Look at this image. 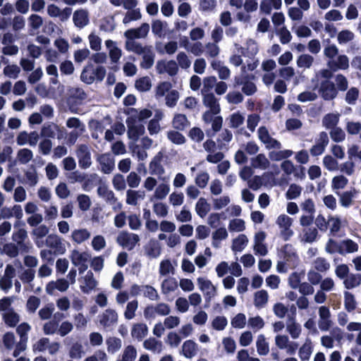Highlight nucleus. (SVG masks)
Here are the masks:
<instances>
[{"label":"nucleus","mask_w":361,"mask_h":361,"mask_svg":"<svg viewBox=\"0 0 361 361\" xmlns=\"http://www.w3.org/2000/svg\"><path fill=\"white\" fill-rule=\"evenodd\" d=\"M144 253L149 259H157L161 253V246L159 242L155 239H151L144 246Z\"/></svg>","instance_id":"obj_21"},{"label":"nucleus","mask_w":361,"mask_h":361,"mask_svg":"<svg viewBox=\"0 0 361 361\" xmlns=\"http://www.w3.org/2000/svg\"><path fill=\"white\" fill-rule=\"evenodd\" d=\"M49 229L46 225H40L35 228L32 231L33 235V240L36 246L39 248L44 247L43 238L48 235Z\"/></svg>","instance_id":"obj_23"},{"label":"nucleus","mask_w":361,"mask_h":361,"mask_svg":"<svg viewBox=\"0 0 361 361\" xmlns=\"http://www.w3.org/2000/svg\"><path fill=\"white\" fill-rule=\"evenodd\" d=\"M190 122L185 115L177 114L174 116L172 121L173 127L178 130H183L189 126Z\"/></svg>","instance_id":"obj_52"},{"label":"nucleus","mask_w":361,"mask_h":361,"mask_svg":"<svg viewBox=\"0 0 361 361\" xmlns=\"http://www.w3.org/2000/svg\"><path fill=\"white\" fill-rule=\"evenodd\" d=\"M248 242V238L245 234H239L232 240V251L234 253L242 252L247 245Z\"/></svg>","instance_id":"obj_39"},{"label":"nucleus","mask_w":361,"mask_h":361,"mask_svg":"<svg viewBox=\"0 0 361 361\" xmlns=\"http://www.w3.org/2000/svg\"><path fill=\"white\" fill-rule=\"evenodd\" d=\"M269 158L274 161H279L290 157L293 152L290 149H271L269 150Z\"/></svg>","instance_id":"obj_41"},{"label":"nucleus","mask_w":361,"mask_h":361,"mask_svg":"<svg viewBox=\"0 0 361 361\" xmlns=\"http://www.w3.org/2000/svg\"><path fill=\"white\" fill-rule=\"evenodd\" d=\"M341 247L343 254L345 255L349 253H354L358 251V244L350 239L343 240L341 242Z\"/></svg>","instance_id":"obj_60"},{"label":"nucleus","mask_w":361,"mask_h":361,"mask_svg":"<svg viewBox=\"0 0 361 361\" xmlns=\"http://www.w3.org/2000/svg\"><path fill=\"white\" fill-rule=\"evenodd\" d=\"M160 179L163 180V183L156 187L153 195V198L157 200H164L170 192V185L168 183L169 178L164 177Z\"/></svg>","instance_id":"obj_28"},{"label":"nucleus","mask_w":361,"mask_h":361,"mask_svg":"<svg viewBox=\"0 0 361 361\" xmlns=\"http://www.w3.org/2000/svg\"><path fill=\"white\" fill-rule=\"evenodd\" d=\"M171 312L170 306L164 302H159L155 305L148 306L144 310V315L146 318H153L156 315L167 316Z\"/></svg>","instance_id":"obj_11"},{"label":"nucleus","mask_w":361,"mask_h":361,"mask_svg":"<svg viewBox=\"0 0 361 361\" xmlns=\"http://www.w3.org/2000/svg\"><path fill=\"white\" fill-rule=\"evenodd\" d=\"M227 121L230 128H237L243 124L245 117L241 113L235 112L228 116Z\"/></svg>","instance_id":"obj_62"},{"label":"nucleus","mask_w":361,"mask_h":361,"mask_svg":"<svg viewBox=\"0 0 361 361\" xmlns=\"http://www.w3.org/2000/svg\"><path fill=\"white\" fill-rule=\"evenodd\" d=\"M257 352L260 356H265L269 352V345L264 334L257 336L256 341Z\"/></svg>","instance_id":"obj_45"},{"label":"nucleus","mask_w":361,"mask_h":361,"mask_svg":"<svg viewBox=\"0 0 361 361\" xmlns=\"http://www.w3.org/2000/svg\"><path fill=\"white\" fill-rule=\"evenodd\" d=\"M145 194L143 192L138 190H128L126 192V203L129 205L135 206L138 203V200H143Z\"/></svg>","instance_id":"obj_59"},{"label":"nucleus","mask_w":361,"mask_h":361,"mask_svg":"<svg viewBox=\"0 0 361 361\" xmlns=\"http://www.w3.org/2000/svg\"><path fill=\"white\" fill-rule=\"evenodd\" d=\"M135 88L141 92H147L152 87V81L149 77L144 76L135 80Z\"/></svg>","instance_id":"obj_61"},{"label":"nucleus","mask_w":361,"mask_h":361,"mask_svg":"<svg viewBox=\"0 0 361 361\" xmlns=\"http://www.w3.org/2000/svg\"><path fill=\"white\" fill-rule=\"evenodd\" d=\"M97 194L101 198L105 200L107 204L111 205L114 210L121 207V204L118 202V200L114 192L109 189L106 185H99L97 188Z\"/></svg>","instance_id":"obj_13"},{"label":"nucleus","mask_w":361,"mask_h":361,"mask_svg":"<svg viewBox=\"0 0 361 361\" xmlns=\"http://www.w3.org/2000/svg\"><path fill=\"white\" fill-rule=\"evenodd\" d=\"M34 154L32 151L28 148L20 149L16 154L17 161L20 164H27L32 160Z\"/></svg>","instance_id":"obj_48"},{"label":"nucleus","mask_w":361,"mask_h":361,"mask_svg":"<svg viewBox=\"0 0 361 361\" xmlns=\"http://www.w3.org/2000/svg\"><path fill=\"white\" fill-rule=\"evenodd\" d=\"M107 351L111 354L118 352L122 346V341L121 338L115 336H109L106 340Z\"/></svg>","instance_id":"obj_58"},{"label":"nucleus","mask_w":361,"mask_h":361,"mask_svg":"<svg viewBox=\"0 0 361 361\" xmlns=\"http://www.w3.org/2000/svg\"><path fill=\"white\" fill-rule=\"evenodd\" d=\"M148 334V327L145 324H134L131 329V336L138 341H142Z\"/></svg>","instance_id":"obj_37"},{"label":"nucleus","mask_w":361,"mask_h":361,"mask_svg":"<svg viewBox=\"0 0 361 361\" xmlns=\"http://www.w3.org/2000/svg\"><path fill=\"white\" fill-rule=\"evenodd\" d=\"M220 112H214L212 110L206 111L202 115V121L206 124H212V129L213 130L214 135L215 133L219 132L222 128L223 118L221 116H218Z\"/></svg>","instance_id":"obj_8"},{"label":"nucleus","mask_w":361,"mask_h":361,"mask_svg":"<svg viewBox=\"0 0 361 361\" xmlns=\"http://www.w3.org/2000/svg\"><path fill=\"white\" fill-rule=\"evenodd\" d=\"M251 166L254 169L266 170L270 166V161L264 154H258L250 160Z\"/></svg>","instance_id":"obj_35"},{"label":"nucleus","mask_w":361,"mask_h":361,"mask_svg":"<svg viewBox=\"0 0 361 361\" xmlns=\"http://www.w3.org/2000/svg\"><path fill=\"white\" fill-rule=\"evenodd\" d=\"M139 241L140 237L137 234L126 231L121 232L116 238L117 243L128 250H133Z\"/></svg>","instance_id":"obj_7"},{"label":"nucleus","mask_w":361,"mask_h":361,"mask_svg":"<svg viewBox=\"0 0 361 361\" xmlns=\"http://www.w3.org/2000/svg\"><path fill=\"white\" fill-rule=\"evenodd\" d=\"M282 6L281 0H262L259 8L264 14H270L272 9L279 10Z\"/></svg>","instance_id":"obj_36"},{"label":"nucleus","mask_w":361,"mask_h":361,"mask_svg":"<svg viewBox=\"0 0 361 361\" xmlns=\"http://www.w3.org/2000/svg\"><path fill=\"white\" fill-rule=\"evenodd\" d=\"M90 237L91 233L87 228L74 229L71 235L72 241L79 245L89 240Z\"/></svg>","instance_id":"obj_33"},{"label":"nucleus","mask_w":361,"mask_h":361,"mask_svg":"<svg viewBox=\"0 0 361 361\" xmlns=\"http://www.w3.org/2000/svg\"><path fill=\"white\" fill-rule=\"evenodd\" d=\"M105 46L109 51L111 63H117L122 56V50L118 47L116 42L111 39L106 40Z\"/></svg>","instance_id":"obj_24"},{"label":"nucleus","mask_w":361,"mask_h":361,"mask_svg":"<svg viewBox=\"0 0 361 361\" xmlns=\"http://www.w3.org/2000/svg\"><path fill=\"white\" fill-rule=\"evenodd\" d=\"M31 330V326L26 322H23L16 329L18 334L20 336V341L16 345L13 352V356L17 357L26 349L27 342L28 340L27 334Z\"/></svg>","instance_id":"obj_1"},{"label":"nucleus","mask_w":361,"mask_h":361,"mask_svg":"<svg viewBox=\"0 0 361 361\" xmlns=\"http://www.w3.org/2000/svg\"><path fill=\"white\" fill-rule=\"evenodd\" d=\"M69 288V282L67 279L61 278L56 281H49L46 286V292L49 295H54L56 290L66 292Z\"/></svg>","instance_id":"obj_20"},{"label":"nucleus","mask_w":361,"mask_h":361,"mask_svg":"<svg viewBox=\"0 0 361 361\" xmlns=\"http://www.w3.org/2000/svg\"><path fill=\"white\" fill-rule=\"evenodd\" d=\"M141 54L142 55V61L140 63V66L145 69L150 68L154 64L155 56L152 49L147 47Z\"/></svg>","instance_id":"obj_46"},{"label":"nucleus","mask_w":361,"mask_h":361,"mask_svg":"<svg viewBox=\"0 0 361 361\" xmlns=\"http://www.w3.org/2000/svg\"><path fill=\"white\" fill-rule=\"evenodd\" d=\"M80 288L83 293L89 294L97 287L98 282L94 279V274L91 271L80 278Z\"/></svg>","instance_id":"obj_15"},{"label":"nucleus","mask_w":361,"mask_h":361,"mask_svg":"<svg viewBox=\"0 0 361 361\" xmlns=\"http://www.w3.org/2000/svg\"><path fill=\"white\" fill-rule=\"evenodd\" d=\"M99 323L106 330L112 329L118 323V315L115 310L109 308L98 316Z\"/></svg>","instance_id":"obj_4"},{"label":"nucleus","mask_w":361,"mask_h":361,"mask_svg":"<svg viewBox=\"0 0 361 361\" xmlns=\"http://www.w3.org/2000/svg\"><path fill=\"white\" fill-rule=\"evenodd\" d=\"M73 22L74 25L82 29L90 23V15L87 10L80 8L74 11L73 14Z\"/></svg>","instance_id":"obj_19"},{"label":"nucleus","mask_w":361,"mask_h":361,"mask_svg":"<svg viewBox=\"0 0 361 361\" xmlns=\"http://www.w3.org/2000/svg\"><path fill=\"white\" fill-rule=\"evenodd\" d=\"M257 135L259 140L267 150L282 149V144L271 135L265 126H260L258 128Z\"/></svg>","instance_id":"obj_2"},{"label":"nucleus","mask_w":361,"mask_h":361,"mask_svg":"<svg viewBox=\"0 0 361 361\" xmlns=\"http://www.w3.org/2000/svg\"><path fill=\"white\" fill-rule=\"evenodd\" d=\"M319 93L323 99L330 101L336 97L338 91L333 82L324 80L319 83Z\"/></svg>","instance_id":"obj_9"},{"label":"nucleus","mask_w":361,"mask_h":361,"mask_svg":"<svg viewBox=\"0 0 361 361\" xmlns=\"http://www.w3.org/2000/svg\"><path fill=\"white\" fill-rule=\"evenodd\" d=\"M283 259L294 268L298 263V257L290 245H286L283 249Z\"/></svg>","instance_id":"obj_30"},{"label":"nucleus","mask_w":361,"mask_h":361,"mask_svg":"<svg viewBox=\"0 0 361 361\" xmlns=\"http://www.w3.org/2000/svg\"><path fill=\"white\" fill-rule=\"evenodd\" d=\"M314 57L310 54H303L300 55L296 61L298 67L307 69L311 68L314 63Z\"/></svg>","instance_id":"obj_64"},{"label":"nucleus","mask_w":361,"mask_h":361,"mask_svg":"<svg viewBox=\"0 0 361 361\" xmlns=\"http://www.w3.org/2000/svg\"><path fill=\"white\" fill-rule=\"evenodd\" d=\"M61 129L60 127L54 123H48L43 125L41 128V136L48 138H54L57 136L58 139L61 138L59 133H61Z\"/></svg>","instance_id":"obj_27"},{"label":"nucleus","mask_w":361,"mask_h":361,"mask_svg":"<svg viewBox=\"0 0 361 361\" xmlns=\"http://www.w3.org/2000/svg\"><path fill=\"white\" fill-rule=\"evenodd\" d=\"M90 255L88 252H81L78 250H73L71 252L70 258L73 265L83 264L88 263L90 259Z\"/></svg>","instance_id":"obj_31"},{"label":"nucleus","mask_w":361,"mask_h":361,"mask_svg":"<svg viewBox=\"0 0 361 361\" xmlns=\"http://www.w3.org/2000/svg\"><path fill=\"white\" fill-rule=\"evenodd\" d=\"M137 355L136 348L132 345H128L124 348L121 358L116 361H134L137 357Z\"/></svg>","instance_id":"obj_56"},{"label":"nucleus","mask_w":361,"mask_h":361,"mask_svg":"<svg viewBox=\"0 0 361 361\" xmlns=\"http://www.w3.org/2000/svg\"><path fill=\"white\" fill-rule=\"evenodd\" d=\"M234 86H241L242 92L247 96L253 95L257 90L256 85L249 80L248 76L235 77Z\"/></svg>","instance_id":"obj_16"},{"label":"nucleus","mask_w":361,"mask_h":361,"mask_svg":"<svg viewBox=\"0 0 361 361\" xmlns=\"http://www.w3.org/2000/svg\"><path fill=\"white\" fill-rule=\"evenodd\" d=\"M313 351V345L310 338H306L305 343L299 348L298 356L302 361L310 360Z\"/></svg>","instance_id":"obj_40"},{"label":"nucleus","mask_w":361,"mask_h":361,"mask_svg":"<svg viewBox=\"0 0 361 361\" xmlns=\"http://www.w3.org/2000/svg\"><path fill=\"white\" fill-rule=\"evenodd\" d=\"M286 331L293 339H297L301 334L302 329L300 324L291 318L287 322Z\"/></svg>","instance_id":"obj_43"},{"label":"nucleus","mask_w":361,"mask_h":361,"mask_svg":"<svg viewBox=\"0 0 361 361\" xmlns=\"http://www.w3.org/2000/svg\"><path fill=\"white\" fill-rule=\"evenodd\" d=\"M178 283L175 278L169 277L164 279L161 285V293L166 297L178 290Z\"/></svg>","instance_id":"obj_29"},{"label":"nucleus","mask_w":361,"mask_h":361,"mask_svg":"<svg viewBox=\"0 0 361 361\" xmlns=\"http://www.w3.org/2000/svg\"><path fill=\"white\" fill-rule=\"evenodd\" d=\"M341 114L338 113H330L325 115L322 119V125L326 129L337 127Z\"/></svg>","instance_id":"obj_44"},{"label":"nucleus","mask_w":361,"mask_h":361,"mask_svg":"<svg viewBox=\"0 0 361 361\" xmlns=\"http://www.w3.org/2000/svg\"><path fill=\"white\" fill-rule=\"evenodd\" d=\"M266 234L264 231L255 233L254 237L253 250L256 255L265 256L268 253V248L264 243Z\"/></svg>","instance_id":"obj_17"},{"label":"nucleus","mask_w":361,"mask_h":361,"mask_svg":"<svg viewBox=\"0 0 361 361\" xmlns=\"http://www.w3.org/2000/svg\"><path fill=\"white\" fill-rule=\"evenodd\" d=\"M318 326L322 331H329L333 325L330 309L327 306H321L318 310Z\"/></svg>","instance_id":"obj_10"},{"label":"nucleus","mask_w":361,"mask_h":361,"mask_svg":"<svg viewBox=\"0 0 361 361\" xmlns=\"http://www.w3.org/2000/svg\"><path fill=\"white\" fill-rule=\"evenodd\" d=\"M39 135L37 131L27 133V131L20 132L16 139V143L19 146L29 145L31 147H35L39 141Z\"/></svg>","instance_id":"obj_12"},{"label":"nucleus","mask_w":361,"mask_h":361,"mask_svg":"<svg viewBox=\"0 0 361 361\" xmlns=\"http://www.w3.org/2000/svg\"><path fill=\"white\" fill-rule=\"evenodd\" d=\"M327 66L333 71L346 70L349 67V59L345 55H339L334 60H329Z\"/></svg>","instance_id":"obj_26"},{"label":"nucleus","mask_w":361,"mask_h":361,"mask_svg":"<svg viewBox=\"0 0 361 361\" xmlns=\"http://www.w3.org/2000/svg\"><path fill=\"white\" fill-rule=\"evenodd\" d=\"M210 210V205L207 200L200 197L195 204V212L201 218H204Z\"/></svg>","instance_id":"obj_57"},{"label":"nucleus","mask_w":361,"mask_h":361,"mask_svg":"<svg viewBox=\"0 0 361 361\" xmlns=\"http://www.w3.org/2000/svg\"><path fill=\"white\" fill-rule=\"evenodd\" d=\"M44 246L51 250L55 255H59L64 254L66 250L63 239L55 233H51L46 237L44 241Z\"/></svg>","instance_id":"obj_3"},{"label":"nucleus","mask_w":361,"mask_h":361,"mask_svg":"<svg viewBox=\"0 0 361 361\" xmlns=\"http://www.w3.org/2000/svg\"><path fill=\"white\" fill-rule=\"evenodd\" d=\"M313 269L321 273H325L330 269V263L324 257H317L313 262Z\"/></svg>","instance_id":"obj_63"},{"label":"nucleus","mask_w":361,"mask_h":361,"mask_svg":"<svg viewBox=\"0 0 361 361\" xmlns=\"http://www.w3.org/2000/svg\"><path fill=\"white\" fill-rule=\"evenodd\" d=\"M97 161L100 165L101 171L104 173L109 174L115 168V159L109 153L99 155L97 157Z\"/></svg>","instance_id":"obj_18"},{"label":"nucleus","mask_w":361,"mask_h":361,"mask_svg":"<svg viewBox=\"0 0 361 361\" xmlns=\"http://www.w3.org/2000/svg\"><path fill=\"white\" fill-rule=\"evenodd\" d=\"M268 300L269 294L265 290H258L254 295V305L258 309L264 307L268 302Z\"/></svg>","instance_id":"obj_49"},{"label":"nucleus","mask_w":361,"mask_h":361,"mask_svg":"<svg viewBox=\"0 0 361 361\" xmlns=\"http://www.w3.org/2000/svg\"><path fill=\"white\" fill-rule=\"evenodd\" d=\"M348 184V179L343 175L334 176L331 183L332 190L336 194V192L343 190Z\"/></svg>","instance_id":"obj_47"},{"label":"nucleus","mask_w":361,"mask_h":361,"mask_svg":"<svg viewBox=\"0 0 361 361\" xmlns=\"http://www.w3.org/2000/svg\"><path fill=\"white\" fill-rule=\"evenodd\" d=\"M149 31V25L144 23L137 28H132L124 32L126 38L130 39H143L145 38Z\"/></svg>","instance_id":"obj_22"},{"label":"nucleus","mask_w":361,"mask_h":361,"mask_svg":"<svg viewBox=\"0 0 361 361\" xmlns=\"http://www.w3.org/2000/svg\"><path fill=\"white\" fill-rule=\"evenodd\" d=\"M143 347L154 353H160L163 350V343L161 341L151 337L144 341Z\"/></svg>","instance_id":"obj_42"},{"label":"nucleus","mask_w":361,"mask_h":361,"mask_svg":"<svg viewBox=\"0 0 361 361\" xmlns=\"http://www.w3.org/2000/svg\"><path fill=\"white\" fill-rule=\"evenodd\" d=\"M203 104L209 110H212L214 112H220L221 111L219 100L213 93H204Z\"/></svg>","instance_id":"obj_38"},{"label":"nucleus","mask_w":361,"mask_h":361,"mask_svg":"<svg viewBox=\"0 0 361 361\" xmlns=\"http://www.w3.org/2000/svg\"><path fill=\"white\" fill-rule=\"evenodd\" d=\"M293 220L292 218L286 214L279 215L276 221L280 229V235L284 240H288L293 235V231L291 229Z\"/></svg>","instance_id":"obj_5"},{"label":"nucleus","mask_w":361,"mask_h":361,"mask_svg":"<svg viewBox=\"0 0 361 361\" xmlns=\"http://www.w3.org/2000/svg\"><path fill=\"white\" fill-rule=\"evenodd\" d=\"M167 23L160 20H154L152 23V33L159 37H164L166 35Z\"/></svg>","instance_id":"obj_51"},{"label":"nucleus","mask_w":361,"mask_h":361,"mask_svg":"<svg viewBox=\"0 0 361 361\" xmlns=\"http://www.w3.org/2000/svg\"><path fill=\"white\" fill-rule=\"evenodd\" d=\"M361 284V274H350L343 281V285L347 289H353Z\"/></svg>","instance_id":"obj_54"},{"label":"nucleus","mask_w":361,"mask_h":361,"mask_svg":"<svg viewBox=\"0 0 361 361\" xmlns=\"http://www.w3.org/2000/svg\"><path fill=\"white\" fill-rule=\"evenodd\" d=\"M75 154L78 160L79 166L82 169H89L92 165L91 152L87 145L82 144L77 146Z\"/></svg>","instance_id":"obj_6"},{"label":"nucleus","mask_w":361,"mask_h":361,"mask_svg":"<svg viewBox=\"0 0 361 361\" xmlns=\"http://www.w3.org/2000/svg\"><path fill=\"white\" fill-rule=\"evenodd\" d=\"M27 238V233L23 228L18 229L12 235L13 240L22 250H27L29 247L26 245L25 240Z\"/></svg>","instance_id":"obj_34"},{"label":"nucleus","mask_w":361,"mask_h":361,"mask_svg":"<svg viewBox=\"0 0 361 361\" xmlns=\"http://www.w3.org/2000/svg\"><path fill=\"white\" fill-rule=\"evenodd\" d=\"M220 47L216 42H209L204 44V54L207 59H214L220 54Z\"/></svg>","instance_id":"obj_53"},{"label":"nucleus","mask_w":361,"mask_h":361,"mask_svg":"<svg viewBox=\"0 0 361 361\" xmlns=\"http://www.w3.org/2000/svg\"><path fill=\"white\" fill-rule=\"evenodd\" d=\"M198 350V344L192 340L184 341L181 347L183 355L188 359H192L195 357L197 355Z\"/></svg>","instance_id":"obj_25"},{"label":"nucleus","mask_w":361,"mask_h":361,"mask_svg":"<svg viewBox=\"0 0 361 361\" xmlns=\"http://www.w3.org/2000/svg\"><path fill=\"white\" fill-rule=\"evenodd\" d=\"M156 50L160 54L173 55L175 54L178 48V42L175 41H169L166 44L159 42L156 44Z\"/></svg>","instance_id":"obj_32"},{"label":"nucleus","mask_w":361,"mask_h":361,"mask_svg":"<svg viewBox=\"0 0 361 361\" xmlns=\"http://www.w3.org/2000/svg\"><path fill=\"white\" fill-rule=\"evenodd\" d=\"M355 194V190L345 191L341 193L339 192H336V195L339 197V202L341 205L345 208H348L353 204Z\"/></svg>","instance_id":"obj_50"},{"label":"nucleus","mask_w":361,"mask_h":361,"mask_svg":"<svg viewBox=\"0 0 361 361\" xmlns=\"http://www.w3.org/2000/svg\"><path fill=\"white\" fill-rule=\"evenodd\" d=\"M199 289L203 292L206 300L210 301L216 295V288L212 281L206 278L197 279Z\"/></svg>","instance_id":"obj_14"},{"label":"nucleus","mask_w":361,"mask_h":361,"mask_svg":"<svg viewBox=\"0 0 361 361\" xmlns=\"http://www.w3.org/2000/svg\"><path fill=\"white\" fill-rule=\"evenodd\" d=\"M125 48L128 51L134 52L137 54H141L147 47H143L140 42L135 41L134 39L126 38Z\"/></svg>","instance_id":"obj_55"}]
</instances>
